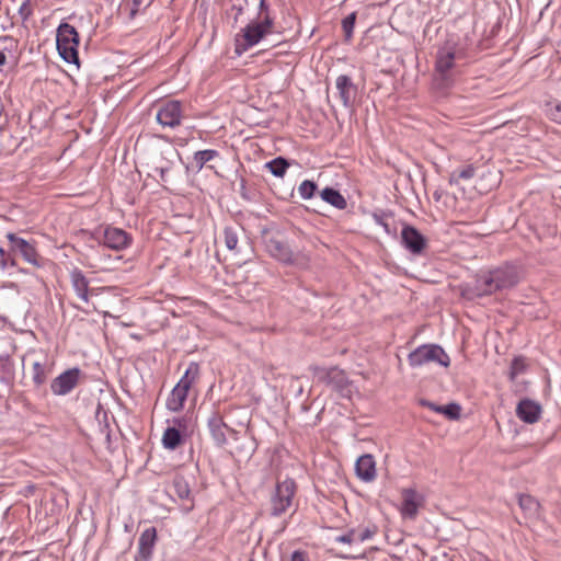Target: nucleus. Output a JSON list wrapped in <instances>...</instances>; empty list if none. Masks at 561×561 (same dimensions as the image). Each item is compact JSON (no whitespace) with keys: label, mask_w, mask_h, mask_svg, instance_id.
Returning a JSON list of instances; mask_svg holds the SVG:
<instances>
[{"label":"nucleus","mask_w":561,"mask_h":561,"mask_svg":"<svg viewBox=\"0 0 561 561\" xmlns=\"http://www.w3.org/2000/svg\"><path fill=\"white\" fill-rule=\"evenodd\" d=\"M157 538V531L154 527L145 529L138 540V553L136 561H148L152 554Z\"/></svg>","instance_id":"12"},{"label":"nucleus","mask_w":561,"mask_h":561,"mask_svg":"<svg viewBox=\"0 0 561 561\" xmlns=\"http://www.w3.org/2000/svg\"><path fill=\"white\" fill-rule=\"evenodd\" d=\"M335 541L342 543H354L353 537H351V530L345 535L337 536Z\"/></svg>","instance_id":"42"},{"label":"nucleus","mask_w":561,"mask_h":561,"mask_svg":"<svg viewBox=\"0 0 561 561\" xmlns=\"http://www.w3.org/2000/svg\"><path fill=\"white\" fill-rule=\"evenodd\" d=\"M402 243L413 254H420L425 247L424 237L413 227L405 226L401 231Z\"/></svg>","instance_id":"14"},{"label":"nucleus","mask_w":561,"mask_h":561,"mask_svg":"<svg viewBox=\"0 0 561 561\" xmlns=\"http://www.w3.org/2000/svg\"><path fill=\"white\" fill-rule=\"evenodd\" d=\"M16 47L18 43L12 37L5 36L0 38V72H2L4 67L15 58L14 53Z\"/></svg>","instance_id":"20"},{"label":"nucleus","mask_w":561,"mask_h":561,"mask_svg":"<svg viewBox=\"0 0 561 561\" xmlns=\"http://www.w3.org/2000/svg\"><path fill=\"white\" fill-rule=\"evenodd\" d=\"M57 50L68 64L79 66L78 47L80 44L77 30L69 23H61L56 34Z\"/></svg>","instance_id":"1"},{"label":"nucleus","mask_w":561,"mask_h":561,"mask_svg":"<svg viewBox=\"0 0 561 561\" xmlns=\"http://www.w3.org/2000/svg\"><path fill=\"white\" fill-rule=\"evenodd\" d=\"M550 118L561 125V102L552 105L549 110Z\"/></svg>","instance_id":"39"},{"label":"nucleus","mask_w":561,"mask_h":561,"mask_svg":"<svg viewBox=\"0 0 561 561\" xmlns=\"http://www.w3.org/2000/svg\"><path fill=\"white\" fill-rule=\"evenodd\" d=\"M402 503L400 513L403 518L414 519L419 508L422 506L423 497L413 489H404L401 492Z\"/></svg>","instance_id":"10"},{"label":"nucleus","mask_w":561,"mask_h":561,"mask_svg":"<svg viewBox=\"0 0 561 561\" xmlns=\"http://www.w3.org/2000/svg\"><path fill=\"white\" fill-rule=\"evenodd\" d=\"M0 264L2 265V267H5L7 265H16L15 260L11 259L10 255L2 248H0Z\"/></svg>","instance_id":"40"},{"label":"nucleus","mask_w":561,"mask_h":561,"mask_svg":"<svg viewBox=\"0 0 561 561\" xmlns=\"http://www.w3.org/2000/svg\"><path fill=\"white\" fill-rule=\"evenodd\" d=\"M493 271L496 280L495 288H497V290L508 289L515 286L519 280L517 270L514 266L504 265Z\"/></svg>","instance_id":"13"},{"label":"nucleus","mask_w":561,"mask_h":561,"mask_svg":"<svg viewBox=\"0 0 561 561\" xmlns=\"http://www.w3.org/2000/svg\"><path fill=\"white\" fill-rule=\"evenodd\" d=\"M374 535V531H371L369 528H356L351 529V537H353L354 543L364 542L368 539H370Z\"/></svg>","instance_id":"34"},{"label":"nucleus","mask_w":561,"mask_h":561,"mask_svg":"<svg viewBox=\"0 0 561 561\" xmlns=\"http://www.w3.org/2000/svg\"><path fill=\"white\" fill-rule=\"evenodd\" d=\"M133 241L131 236L125 230L116 227L107 226L103 230L100 243L115 251H121L130 245Z\"/></svg>","instance_id":"8"},{"label":"nucleus","mask_w":561,"mask_h":561,"mask_svg":"<svg viewBox=\"0 0 561 561\" xmlns=\"http://www.w3.org/2000/svg\"><path fill=\"white\" fill-rule=\"evenodd\" d=\"M321 198L337 209H344L347 205L346 199L343 195L331 187H325L320 193Z\"/></svg>","instance_id":"24"},{"label":"nucleus","mask_w":561,"mask_h":561,"mask_svg":"<svg viewBox=\"0 0 561 561\" xmlns=\"http://www.w3.org/2000/svg\"><path fill=\"white\" fill-rule=\"evenodd\" d=\"M461 408L457 403H449L447 405H443L440 410V414L445 415L449 420H458L460 417Z\"/></svg>","instance_id":"35"},{"label":"nucleus","mask_w":561,"mask_h":561,"mask_svg":"<svg viewBox=\"0 0 561 561\" xmlns=\"http://www.w3.org/2000/svg\"><path fill=\"white\" fill-rule=\"evenodd\" d=\"M526 368V362L523 357H516L512 362L511 378L514 379L518 374L523 373Z\"/></svg>","instance_id":"37"},{"label":"nucleus","mask_w":561,"mask_h":561,"mask_svg":"<svg viewBox=\"0 0 561 561\" xmlns=\"http://www.w3.org/2000/svg\"><path fill=\"white\" fill-rule=\"evenodd\" d=\"M496 280L493 270L482 272L477 276L474 290L478 296L491 295L499 291L495 288Z\"/></svg>","instance_id":"17"},{"label":"nucleus","mask_w":561,"mask_h":561,"mask_svg":"<svg viewBox=\"0 0 561 561\" xmlns=\"http://www.w3.org/2000/svg\"><path fill=\"white\" fill-rule=\"evenodd\" d=\"M374 219H375L376 224L381 227L386 222L380 216H377V215L374 216Z\"/></svg>","instance_id":"45"},{"label":"nucleus","mask_w":561,"mask_h":561,"mask_svg":"<svg viewBox=\"0 0 561 561\" xmlns=\"http://www.w3.org/2000/svg\"><path fill=\"white\" fill-rule=\"evenodd\" d=\"M260 9L261 11L263 12L264 10H266V7H265V0H261L260 1Z\"/></svg>","instance_id":"47"},{"label":"nucleus","mask_w":561,"mask_h":561,"mask_svg":"<svg viewBox=\"0 0 561 561\" xmlns=\"http://www.w3.org/2000/svg\"><path fill=\"white\" fill-rule=\"evenodd\" d=\"M540 412V405L531 400H522L516 408L517 416L529 424L539 420Z\"/></svg>","instance_id":"18"},{"label":"nucleus","mask_w":561,"mask_h":561,"mask_svg":"<svg viewBox=\"0 0 561 561\" xmlns=\"http://www.w3.org/2000/svg\"><path fill=\"white\" fill-rule=\"evenodd\" d=\"M70 278L77 296L85 304H89L91 297L111 289L110 287L90 288L88 278L79 268L71 271Z\"/></svg>","instance_id":"7"},{"label":"nucleus","mask_w":561,"mask_h":561,"mask_svg":"<svg viewBox=\"0 0 561 561\" xmlns=\"http://www.w3.org/2000/svg\"><path fill=\"white\" fill-rule=\"evenodd\" d=\"M335 87L339 91L343 105L348 107L354 101L357 91L351 78L345 75L339 76L335 81Z\"/></svg>","instance_id":"16"},{"label":"nucleus","mask_w":561,"mask_h":561,"mask_svg":"<svg viewBox=\"0 0 561 561\" xmlns=\"http://www.w3.org/2000/svg\"><path fill=\"white\" fill-rule=\"evenodd\" d=\"M218 152L216 150H202L194 153L192 161L188 162L187 169L192 171H199L208 162L211 161L215 157H217Z\"/></svg>","instance_id":"23"},{"label":"nucleus","mask_w":561,"mask_h":561,"mask_svg":"<svg viewBox=\"0 0 561 561\" xmlns=\"http://www.w3.org/2000/svg\"><path fill=\"white\" fill-rule=\"evenodd\" d=\"M273 20L265 13L260 21L249 23L243 30L242 41L238 39L237 50H247L272 32Z\"/></svg>","instance_id":"2"},{"label":"nucleus","mask_w":561,"mask_h":561,"mask_svg":"<svg viewBox=\"0 0 561 561\" xmlns=\"http://www.w3.org/2000/svg\"><path fill=\"white\" fill-rule=\"evenodd\" d=\"M409 363L412 367H420L430 363H437L443 367L450 364L449 356L445 351L435 344L421 345L409 355Z\"/></svg>","instance_id":"3"},{"label":"nucleus","mask_w":561,"mask_h":561,"mask_svg":"<svg viewBox=\"0 0 561 561\" xmlns=\"http://www.w3.org/2000/svg\"><path fill=\"white\" fill-rule=\"evenodd\" d=\"M474 175V168L467 165L466 168L455 171L450 174L449 183L451 185H458L460 180H469Z\"/></svg>","instance_id":"30"},{"label":"nucleus","mask_w":561,"mask_h":561,"mask_svg":"<svg viewBox=\"0 0 561 561\" xmlns=\"http://www.w3.org/2000/svg\"><path fill=\"white\" fill-rule=\"evenodd\" d=\"M316 376L319 381L332 386L333 388H341L345 382L344 371L335 367L330 369H317Z\"/></svg>","instance_id":"19"},{"label":"nucleus","mask_w":561,"mask_h":561,"mask_svg":"<svg viewBox=\"0 0 561 561\" xmlns=\"http://www.w3.org/2000/svg\"><path fill=\"white\" fill-rule=\"evenodd\" d=\"M317 190V185L314 182L305 180L298 186V194L302 199H310Z\"/></svg>","instance_id":"32"},{"label":"nucleus","mask_w":561,"mask_h":561,"mask_svg":"<svg viewBox=\"0 0 561 561\" xmlns=\"http://www.w3.org/2000/svg\"><path fill=\"white\" fill-rule=\"evenodd\" d=\"M382 228H383V230H385V232H386V233H388V234H389V233H391L390 228H389V225H388L387 222H385V224L382 225Z\"/></svg>","instance_id":"46"},{"label":"nucleus","mask_w":561,"mask_h":561,"mask_svg":"<svg viewBox=\"0 0 561 561\" xmlns=\"http://www.w3.org/2000/svg\"><path fill=\"white\" fill-rule=\"evenodd\" d=\"M191 508H192V505H191V504H190V505H187V506H185V511H190Z\"/></svg>","instance_id":"48"},{"label":"nucleus","mask_w":561,"mask_h":561,"mask_svg":"<svg viewBox=\"0 0 561 561\" xmlns=\"http://www.w3.org/2000/svg\"><path fill=\"white\" fill-rule=\"evenodd\" d=\"M190 489H188V485L187 483H181L180 481H178V496H180L181 499H187L190 496Z\"/></svg>","instance_id":"41"},{"label":"nucleus","mask_w":561,"mask_h":561,"mask_svg":"<svg viewBox=\"0 0 561 561\" xmlns=\"http://www.w3.org/2000/svg\"><path fill=\"white\" fill-rule=\"evenodd\" d=\"M455 54L449 49H440L437 55L436 70L445 76L454 66Z\"/></svg>","instance_id":"25"},{"label":"nucleus","mask_w":561,"mask_h":561,"mask_svg":"<svg viewBox=\"0 0 561 561\" xmlns=\"http://www.w3.org/2000/svg\"><path fill=\"white\" fill-rule=\"evenodd\" d=\"M356 22V12H352L342 21V28L344 31L345 41H351L353 36V30Z\"/></svg>","instance_id":"33"},{"label":"nucleus","mask_w":561,"mask_h":561,"mask_svg":"<svg viewBox=\"0 0 561 561\" xmlns=\"http://www.w3.org/2000/svg\"><path fill=\"white\" fill-rule=\"evenodd\" d=\"M211 436L216 444L224 445L227 442V432L229 428L220 417H213L208 423Z\"/></svg>","instance_id":"22"},{"label":"nucleus","mask_w":561,"mask_h":561,"mask_svg":"<svg viewBox=\"0 0 561 561\" xmlns=\"http://www.w3.org/2000/svg\"><path fill=\"white\" fill-rule=\"evenodd\" d=\"M81 379L82 371L79 368H70L53 379L50 390L55 396H66L80 383Z\"/></svg>","instance_id":"5"},{"label":"nucleus","mask_w":561,"mask_h":561,"mask_svg":"<svg viewBox=\"0 0 561 561\" xmlns=\"http://www.w3.org/2000/svg\"><path fill=\"white\" fill-rule=\"evenodd\" d=\"M519 506L529 515H535L538 511V502L530 495H520L518 499Z\"/></svg>","instance_id":"31"},{"label":"nucleus","mask_w":561,"mask_h":561,"mask_svg":"<svg viewBox=\"0 0 561 561\" xmlns=\"http://www.w3.org/2000/svg\"><path fill=\"white\" fill-rule=\"evenodd\" d=\"M162 442L167 448H175V426H170L167 428Z\"/></svg>","instance_id":"36"},{"label":"nucleus","mask_w":561,"mask_h":561,"mask_svg":"<svg viewBox=\"0 0 561 561\" xmlns=\"http://www.w3.org/2000/svg\"><path fill=\"white\" fill-rule=\"evenodd\" d=\"M296 485L290 479L278 482L271 497V512L274 516H279L291 505L295 495Z\"/></svg>","instance_id":"4"},{"label":"nucleus","mask_w":561,"mask_h":561,"mask_svg":"<svg viewBox=\"0 0 561 561\" xmlns=\"http://www.w3.org/2000/svg\"><path fill=\"white\" fill-rule=\"evenodd\" d=\"M196 421L193 415L188 417L178 420V447H181L183 450L187 453L186 460L193 459V444L192 442H187L188 438L195 433Z\"/></svg>","instance_id":"9"},{"label":"nucleus","mask_w":561,"mask_h":561,"mask_svg":"<svg viewBox=\"0 0 561 561\" xmlns=\"http://www.w3.org/2000/svg\"><path fill=\"white\" fill-rule=\"evenodd\" d=\"M290 561H308V557L302 551H295L291 554V560Z\"/></svg>","instance_id":"43"},{"label":"nucleus","mask_w":561,"mask_h":561,"mask_svg":"<svg viewBox=\"0 0 561 561\" xmlns=\"http://www.w3.org/2000/svg\"><path fill=\"white\" fill-rule=\"evenodd\" d=\"M357 477L365 482H370L376 478V463L371 455L360 456L355 465Z\"/></svg>","instance_id":"15"},{"label":"nucleus","mask_w":561,"mask_h":561,"mask_svg":"<svg viewBox=\"0 0 561 561\" xmlns=\"http://www.w3.org/2000/svg\"><path fill=\"white\" fill-rule=\"evenodd\" d=\"M199 375V367L196 363H191L182 378L178 381V401L180 403L187 397L191 396L193 391V383L196 381Z\"/></svg>","instance_id":"11"},{"label":"nucleus","mask_w":561,"mask_h":561,"mask_svg":"<svg viewBox=\"0 0 561 561\" xmlns=\"http://www.w3.org/2000/svg\"><path fill=\"white\" fill-rule=\"evenodd\" d=\"M157 121L162 126L173 127L175 125V102H168L157 113Z\"/></svg>","instance_id":"26"},{"label":"nucleus","mask_w":561,"mask_h":561,"mask_svg":"<svg viewBox=\"0 0 561 561\" xmlns=\"http://www.w3.org/2000/svg\"><path fill=\"white\" fill-rule=\"evenodd\" d=\"M421 403H422V405L427 407L428 409L440 414V410H442L443 405H436L435 403L430 402V401H422Z\"/></svg>","instance_id":"44"},{"label":"nucleus","mask_w":561,"mask_h":561,"mask_svg":"<svg viewBox=\"0 0 561 561\" xmlns=\"http://www.w3.org/2000/svg\"><path fill=\"white\" fill-rule=\"evenodd\" d=\"M172 403H173V401H169V402H168V407H170V408H171V404H172Z\"/></svg>","instance_id":"49"},{"label":"nucleus","mask_w":561,"mask_h":561,"mask_svg":"<svg viewBox=\"0 0 561 561\" xmlns=\"http://www.w3.org/2000/svg\"><path fill=\"white\" fill-rule=\"evenodd\" d=\"M151 0H125L123 9L128 12V18L134 19L138 12L150 4Z\"/></svg>","instance_id":"28"},{"label":"nucleus","mask_w":561,"mask_h":561,"mask_svg":"<svg viewBox=\"0 0 561 561\" xmlns=\"http://www.w3.org/2000/svg\"><path fill=\"white\" fill-rule=\"evenodd\" d=\"M53 371V364L35 362L32 365V380L36 387L43 386L50 373Z\"/></svg>","instance_id":"21"},{"label":"nucleus","mask_w":561,"mask_h":561,"mask_svg":"<svg viewBox=\"0 0 561 561\" xmlns=\"http://www.w3.org/2000/svg\"><path fill=\"white\" fill-rule=\"evenodd\" d=\"M270 252L273 256H275L277 260L283 262H291L293 254L288 250V248L280 242L272 241L268 245Z\"/></svg>","instance_id":"27"},{"label":"nucleus","mask_w":561,"mask_h":561,"mask_svg":"<svg viewBox=\"0 0 561 561\" xmlns=\"http://www.w3.org/2000/svg\"><path fill=\"white\" fill-rule=\"evenodd\" d=\"M265 168L268 169L273 175H275L277 178H282V176H284V174L288 168V163L283 158H276V159L267 162L265 164Z\"/></svg>","instance_id":"29"},{"label":"nucleus","mask_w":561,"mask_h":561,"mask_svg":"<svg viewBox=\"0 0 561 561\" xmlns=\"http://www.w3.org/2000/svg\"><path fill=\"white\" fill-rule=\"evenodd\" d=\"M7 238L11 242V251L20 253L23 260L33 266L39 267L42 265L41 256L33 243L15 236L14 233H8Z\"/></svg>","instance_id":"6"},{"label":"nucleus","mask_w":561,"mask_h":561,"mask_svg":"<svg viewBox=\"0 0 561 561\" xmlns=\"http://www.w3.org/2000/svg\"><path fill=\"white\" fill-rule=\"evenodd\" d=\"M225 244L229 250H234L238 243V236L231 228L225 229Z\"/></svg>","instance_id":"38"}]
</instances>
